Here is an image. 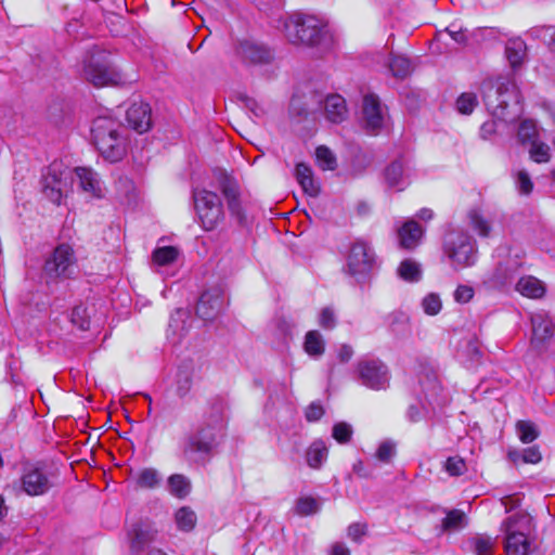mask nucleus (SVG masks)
Returning a JSON list of instances; mask_svg holds the SVG:
<instances>
[{
	"instance_id": "f257e3e1",
	"label": "nucleus",
	"mask_w": 555,
	"mask_h": 555,
	"mask_svg": "<svg viewBox=\"0 0 555 555\" xmlns=\"http://www.w3.org/2000/svg\"><path fill=\"white\" fill-rule=\"evenodd\" d=\"M224 402L216 397L208 401L202 423L181 441L183 460L190 465L205 466L219 452L224 440Z\"/></svg>"
},
{
	"instance_id": "f03ea898",
	"label": "nucleus",
	"mask_w": 555,
	"mask_h": 555,
	"mask_svg": "<svg viewBox=\"0 0 555 555\" xmlns=\"http://www.w3.org/2000/svg\"><path fill=\"white\" fill-rule=\"evenodd\" d=\"M481 93L486 108L493 117L512 121L522 114L521 94L514 80L505 77L483 80Z\"/></svg>"
},
{
	"instance_id": "7ed1b4c3",
	"label": "nucleus",
	"mask_w": 555,
	"mask_h": 555,
	"mask_svg": "<svg viewBox=\"0 0 555 555\" xmlns=\"http://www.w3.org/2000/svg\"><path fill=\"white\" fill-rule=\"evenodd\" d=\"M286 37L294 44H304L327 51L334 43L327 24L314 15L295 13L284 23Z\"/></svg>"
},
{
	"instance_id": "20e7f679",
	"label": "nucleus",
	"mask_w": 555,
	"mask_h": 555,
	"mask_svg": "<svg viewBox=\"0 0 555 555\" xmlns=\"http://www.w3.org/2000/svg\"><path fill=\"white\" fill-rule=\"evenodd\" d=\"M120 130L121 125L111 117L99 116L92 121V142L101 156L109 163H117L126 155V138Z\"/></svg>"
},
{
	"instance_id": "39448f33",
	"label": "nucleus",
	"mask_w": 555,
	"mask_h": 555,
	"mask_svg": "<svg viewBox=\"0 0 555 555\" xmlns=\"http://www.w3.org/2000/svg\"><path fill=\"white\" fill-rule=\"evenodd\" d=\"M378 268L377 256L373 246L361 238L350 244L343 272L359 285L369 282Z\"/></svg>"
},
{
	"instance_id": "423d86ee",
	"label": "nucleus",
	"mask_w": 555,
	"mask_h": 555,
	"mask_svg": "<svg viewBox=\"0 0 555 555\" xmlns=\"http://www.w3.org/2000/svg\"><path fill=\"white\" fill-rule=\"evenodd\" d=\"M82 76L95 87L117 85L122 79L109 53L96 46L89 50L83 59Z\"/></svg>"
},
{
	"instance_id": "0eeeda50",
	"label": "nucleus",
	"mask_w": 555,
	"mask_h": 555,
	"mask_svg": "<svg viewBox=\"0 0 555 555\" xmlns=\"http://www.w3.org/2000/svg\"><path fill=\"white\" fill-rule=\"evenodd\" d=\"M442 249L454 268L472 267L477 261L478 249L476 241L465 231L457 229L449 230L443 236Z\"/></svg>"
},
{
	"instance_id": "6e6552de",
	"label": "nucleus",
	"mask_w": 555,
	"mask_h": 555,
	"mask_svg": "<svg viewBox=\"0 0 555 555\" xmlns=\"http://www.w3.org/2000/svg\"><path fill=\"white\" fill-rule=\"evenodd\" d=\"M77 268L74 248L67 243H60L47 257L42 273L47 282L72 279Z\"/></svg>"
},
{
	"instance_id": "1a4fd4ad",
	"label": "nucleus",
	"mask_w": 555,
	"mask_h": 555,
	"mask_svg": "<svg viewBox=\"0 0 555 555\" xmlns=\"http://www.w3.org/2000/svg\"><path fill=\"white\" fill-rule=\"evenodd\" d=\"M194 207L201 225L205 231L215 230L224 219L220 196L207 190L193 191Z\"/></svg>"
},
{
	"instance_id": "9d476101",
	"label": "nucleus",
	"mask_w": 555,
	"mask_h": 555,
	"mask_svg": "<svg viewBox=\"0 0 555 555\" xmlns=\"http://www.w3.org/2000/svg\"><path fill=\"white\" fill-rule=\"evenodd\" d=\"M158 530L150 519H139L127 529L129 551L132 555H142L155 542Z\"/></svg>"
},
{
	"instance_id": "9b49d317",
	"label": "nucleus",
	"mask_w": 555,
	"mask_h": 555,
	"mask_svg": "<svg viewBox=\"0 0 555 555\" xmlns=\"http://www.w3.org/2000/svg\"><path fill=\"white\" fill-rule=\"evenodd\" d=\"M234 53L245 66L268 65L274 60V53L268 46L249 39L238 40Z\"/></svg>"
},
{
	"instance_id": "f8f14e48",
	"label": "nucleus",
	"mask_w": 555,
	"mask_h": 555,
	"mask_svg": "<svg viewBox=\"0 0 555 555\" xmlns=\"http://www.w3.org/2000/svg\"><path fill=\"white\" fill-rule=\"evenodd\" d=\"M219 189L224 196L230 215L241 227L246 224V215L241 202V190L236 179L225 171L218 178Z\"/></svg>"
},
{
	"instance_id": "ddd939ff",
	"label": "nucleus",
	"mask_w": 555,
	"mask_h": 555,
	"mask_svg": "<svg viewBox=\"0 0 555 555\" xmlns=\"http://www.w3.org/2000/svg\"><path fill=\"white\" fill-rule=\"evenodd\" d=\"M359 379L372 389H383L388 385V369L379 359H363L358 362Z\"/></svg>"
},
{
	"instance_id": "4468645a",
	"label": "nucleus",
	"mask_w": 555,
	"mask_h": 555,
	"mask_svg": "<svg viewBox=\"0 0 555 555\" xmlns=\"http://www.w3.org/2000/svg\"><path fill=\"white\" fill-rule=\"evenodd\" d=\"M520 262L512 259L498 262L495 268L485 275L482 285L488 291H503L512 285Z\"/></svg>"
},
{
	"instance_id": "2eb2a0df",
	"label": "nucleus",
	"mask_w": 555,
	"mask_h": 555,
	"mask_svg": "<svg viewBox=\"0 0 555 555\" xmlns=\"http://www.w3.org/2000/svg\"><path fill=\"white\" fill-rule=\"evenodd\" d=\"M21 485L23 491L30 496L42 495L53 487L50 475L44 467L39 465L29 466L24 469Z\"/></svg>"
},
{
	"instance_id": "dca6fc26",
	"label": "nucleus",
	"mask_w": 555,
	"mask_h": 555,
	"mask_svg": "<svg viewBox=\"0 0 555 555\" xmlns=\"http://www.w3.org/2000/svg\"><path fill=\"white\" fill-rule=\"evenodd\" d=\"M532 336L530 339L531 348L539 354L545 352L554 336V323L552 319L544 313H537L531 317Z\"/></svg>"
},
{
	"instance_id": "f3484780",
	"label": "nucleus",
	"mask_w": 555,
	"mask_h": 555,
	"mask_svg": "<svg viewBox=\"0 0 555 555\" xmlns=\"http://www.w3.org/2000/svg\"><path fill=\"white\" fill-rule=\"evenodd\" d=\"M224 294L221 286L216 285L205 289L196 304V314L204 321L214 320L221 311Z\"/></svg>"
},
{
	"instance_id": "a211bd4d",
	"label": "nucleus",
	"mask_w": 555,
	"mask_h": 555,
	"mask_svg": "<svg viewBox=\"0 0 555 555\" xmlns=\"http://www.w3.org/2000/svg\"><path fill=\"white\" fill-rule=\"evenodd\" d=\"M128 125L138 133H144L152 127V108L143 101L133 102L126 111Z\"/></svg>"
},
{
	"instance_id": "6ab92c4d",
	"label": "nucleus",
	"mask_w": 555,
	"mask_h": 555,
	"mask_svg": "<svg viewBox=\"0 0 555 555\" xmlns=\"http://www.w3.org/2000/svg\"><path fill=\"white\" fill-rule=\"evenodd\" d=\"M383 180L388 189L401 192L410 184L405 164L401 157L389 163L383 170Z\"/></svg>"
},
{
	"instance_id": "aec40b11",
	"label": "nucleus",
	"mask_w": 555,
	"mask_h": 555,
	"mask_svg": "<svg viewBox=\"0 0 555 555\" xmlns=\"http://www.w3.org/2000/svg\"><path fill=\"white\" fill-rule=\"evenodd\" d=\"M63 173H57L51 166L48 173L42 177V192L53 204L60 205L64 193L66 192L67 181L63 179Z\"/></svg>"
},
{
	"instance_id": "412c9836",
	"label": "nucleus",
	"mask_w": 555,
	"mask_h": 555,
	"mask_svg": "<svg viewBox=\"0 0 555 555\" xmlns=\"http://www.w3.org/2000/svg\"><path fill=\"white\" fill-rule=\"evenodd\" d=\"M362 113L366 129L375 131L382 128L384 118L377 95L373 93L364 95Z\"/></svg>"
},
{
	"instance_id": "4be33fe9",
	"label": "nucleus",
	"mask_w": 555,
	"mask_h": 555,
	"mask_svg": "<svg viewBox=\"0 0 555 555\" xmlns=\"http://www.w3.org/2000/svg\"><path fill=\"white\" fill-rule=\"evenodd\" d=\"M505 553L506 555H528L530 543L525 533L512 531L514 521L512 517L506 520Z\"/></svg>"
},
{
	"instance_id": "5701e85b",
	"label": "nucleus",
	"mask_w": 555,
	"mask_h": 555,
	"mask_svg": "<svg viewBox=\"0 0 555 555\" xmlns=\"http://www.w3.org/2000/svg\"><path fill=\"white\" fill-rule=\"evenodd\" d=\"M324 111L326 118L334 124L344 121L348 114L345 99L337 93L328 94L325 98Z\"/></svg>"
},
{
	"instance_id": "b1692460",
	"label": "nucleus",
	"mask_w": 555,
	"mask_h": 555,
	"mask_svg": "<svg viewBox=\"0 0 555 555\" xmlns=\"http://www.w3.org/2000/svg\"><path fill=\"white\" fill-rule=\"evenodd\" d=\"M423 233L424 230L420 223L414 220L406 221L398 230L400 246L405 249L414 248L418 244Z\"/></svg>"
},
{
	"instance_id": "393cba45",
	"label": "nucleus",
	"mask_w": 555,
	"mask_h": 555,
	"mask_svg": "<svg viewBox=\"0 0 555 555\" xmlns=\"http://www.w3.org/2000/svg\"><path fill=\"white\" fill-rule=\"evenodd\" d=\"M295 177L306 194L313 197L319 195L320 186L315 183L313 171L308 164L298 163L295 168Z\"/></svg>"
},
{
	"instance_id": "a878e982",
	"label": "nucleus",
	"mask_w": 555,
	"mask_h": 555,
	"mask_svg": "<svg viewBox=\"0 0 555 555\" xmlns=\"http://www.w3.org/2000/svg\"><path fill=\"white\" fill-rule=\"evenodd\" d=\"M328 456V449L322 439H315L306 450L307 465L312 469H320Z\"/></svg>"
},
{
	"instance_id": "bb28decb",
	"label": "nucleus",
	"mask_w": 555,
	"mask_h": 555,
	"mask_svg": "<svg viewBox=\"0 0 555 555\" xmlns=\"http://www.w3.org/2000/svg\"><path fill=\"white\" fill-rule=\"evenodd\" d=\"M191 313L188 309L178 308L169 318L168 332L182 338L190 328Z\"/></svg>"
},
{
	"instance_id": "cd10ccee",
	"label": "nucleus",
	"mask_w": 555,
	"mask_h": 555,
	"mask_svg": "<svg viewBox=\"0 0 555 555\" xmlns=\"http://www.w3.org/2000/svg\"><path fill=\"white\" fill-rule=\"evenodd\" d=\"M389 332L398 339H405L411 336L410 319L402 311H395L389 315Z\"/></svg>"
},
{
	"instance_id": "c85d7f7f",
	"label": "nucleus",
	"mask_w": 555,
	"mask_h": 555,
	"mask_svg": "<svg viewBox=\"0 0 555 555\" xmlns=\"http://www.w3.org/2000/svg\"><path fill=\"white\" fill-rule=\"evenodd\" d=\"M167 489L177 499H185L192 491V482L183 474H172L167 479Z\"/></svg>"
},
{
	"instance_id": "c756f323",
	"label": "nucleus",
	"mask_w": 555,
	"mask_h": 555,
	"mask_svg": "<svg viewBox=\"0 0 555 555\" xmlns=\"http://www.w3.org/2000/svg\"><path fill=\"white\" fill-rule=\"evenodd\" d=\"M527 46L524 40L511 39L505 46V55L513 69L519 67L526 56Z\"/></svg>"
},
{
	"instance_id": "7c9ffc66",
	"label": "nucleus",
	"mask_w": 555,
	"mask_h": 555,
	"mask_svg": "<svg viewBox=\"0 0 555 555\" xmlns=\"http://www.w3.org/2000/svg\"><path fill=\"white\" fill-rule=\"evenodd\" d=\"M76 176L79 179L81 189L86 192L100 196L101 188L98 175L90 168L77 167L75 169Z\"/></svg>"
},
{
	"instance_id": "2f4dec72",
	"label": "nucleus",
	"mask_w": 555,
	"mask_h": 555,
	"mask_svg": "<svg viewBox=\"0 0 555 555\" xmlns=\"http://www.w3.org/2000/svg\"><path fill=\"white\" fill-rule=\"evenodd\" d=\"M516 289L524 296L531 298H541L545 294L543 283L534 276L520 278L516 284Z\"/></svg>"
},
{
	"instance_id": "473e14b6",
	"label": "nucleus",
	"mask_w": 555,
	"mask_h": 555,
	"mask_svg": "<svg viewBox=\"0 0 555 555\" xmlns=\"http://www.w3.org/2000/svg\"><path fill=\"white\" fill-rule=\"evenodd\" d=\"M177 395L183 398L189 393L193 384V366L190 362H183L177 371Z\"/></svg>"
},
{
	"instance_id": "72a5a7b5",
	"label": "nucleus",
	"mask_w": 555,
	"mask_h": 555,
	"mask_svg": "<svg viewBox=\"0 0 555 555\" xmlns=\"http://www.w3.org/2000/svg\"><path fill=\"white\" fill-rule=\"evenodd\" d=\"M305 351L313 358H320L325 352V340L317 330L308 331L304 341Z\"/></svg>"
},
{
	"instance_id": "f704fd0d",
	"label": "nucleus",
	"mask_w": 555,
	"mask_h": 555,
	"mask_svg": "<svg viewBox=\"0 0 555 555\" xmlns=\"http://www.w3.org/2000/svg\"><path fill=\"white\" fill-rule=\"evenodd\" d=\"M397 272L403 281L410 283L418 282L422 279L421 266L412 259H404L401 261Z\"/></svg>"
},
{
	"instance_id": "c9c22d12",
	"label": "nucleus",
	"mask_w": 555,
	"mask_h": 555,
	"mask_svg": "<svg viewBox=\"0 0 555 555\" xmlns=\"http://www.w3.org/2000/svg\"><path fill=\"white\" fill-rule=\"evenodd\" d=\"M137 486L142 489H155L162 482V476L153 467L143 468L137 476Z\"/></svg>"
},
{
	"instance_id": "e433bc0d",
	"label": "nucleus",
	"mask_w": 555,
	"mask_h": 555,
	"mask_svg": "<svg viewBox=\"0 0 555 555\" xmlns=\"http://www.w3.org/2000/svg\"><path fill=\"white\" fill-rule=\"evenodd\" d=\"M388 68L393 77L404 79L412 70L411 61L401 55H391L388 62Z\"/></svg>"
},
{
	"instance_id": "4c0bfd02",
	"label": "nucleus",
	"mask_w": 555,
	"mask_h": 555,
	"mask_svg": "<svg viewBox=\"0 0 555 555\" xmlns=\"http://www.w3.org/2000/svg\"><path fill=\"white\" fill-rule=\"evenodd\" d=\"M475 555H492L494 542L488 535L477 534L467 541Z\"/></svg>"
},
{
	"instance_id": "58836bf2",
	"label": "nucleus",
	"mask_w": 555,
	"mask_h": 555,
	"mask_svg": "<svg viewBox=\"0 0 555 555\" xmlns=\"http://www.w3.org/2000/svg\"><path fill=\"white\" fill-rule=\"evenodd\" d=\"M517 140L521 145H529L538 141L537 126L531 119L522 120L517 129Z\"/></svg>"
},
{
	"instance_id": "ea45409f",
	"label": "nucleus",
	"mask_w": 555,
	"mask_h": 555,
	"mask_svg": "<svg viewBox=\"0 0 555 555\" xmlns=\"http://www.w3.org/2000/svg\"><path fill=\"white\" fill-rule=\"evenodd\" d=\"M178 528L181 531L190 532L196 525V514L189 506L180 507L175 515Z\"/></svg>"
},
{
	"instance_id": "a19ab883",
	"label": "nucleus",
	"mask_w": 555,
	"mask_h": 555,
	"mask_svg": "<svg viewBox=\"0 0 555 555\" xmlns=\"http://www.w3.org/2000/svg\"><path fill=\"white\" fill-rule=\"evenodd\" d=\"M516 431L522 443H531L540 435L538 426L533 422L525 420L516 423Z\"/></svg>"
},
{
	"instance_id": "79ce46f5",
	"label": "nucleus",
	"mask_w": 555,
	"mask_h": 555,
	"mask_svg": "<svg viewBox=\"0 0 555 555\" xmlns=\"http://www.w3.org/2000/svg\"><path fill=\"white\" fill-rule=\"evenodd\" d=\"M317 165L322 170H335L337 168V159L334 153L325 145L315 149Z\"/></svg>"
},
{
	"instance_id": "37998d69",
	"label": "nucleus",
	"mask_w": 555,
	"mask_h": 555,
	"mask_svg": "<svg viewBox=\"0 0 555 555\" xmlns=\"http://www.w3.org/2000/svg\"><path fill=\"white\" fill-rule=\"evenodd\" d=\"M466 525V515L460 509H451L447 513V516L442 519V530L450 532L459 530Z\"/></svg>"
},
{
	"instance_id": "c03bdc74",
	"label": "nucleus",
	"mask_w": 555,
	"mask_h": 555,
	"mask_svg": "<svg viewBox=\"0 0 555 555\" xmlns=\"http://www.w3.org/2000/svg\"><path fill=\"white\" fill-rule=\"evenodd\" d=\"M179 249L175 246H163L154 249L153 261L158 266H168L177 260Z\"/></svg>"
},
{
	"instance_id": "a18cd8bd",
	"label": "nucleus",
	"mask_w": 555,
	"mask_h": 555,
	"mask_svg": "<svg viewBox=\"0 0 555 555\" xmlns=\"http://www.w3.org/2000/svg\"><path fill=\"white\" fill-rule=\"evenodd\" d=\"M295 513L299 516H310L320 512V502L312 496H300L295 503Z\"/></svg>"
},
{
	"instance_id": "49530a36",
	"label": "nucleus",
	"mask_w": 555,
	"mask_h": 555,
	"mask_svg": "<svg viewBox=\"0 0 555 555\" xmlns=\"http://www.w3.org/2000/svg\"><path fill=\"white\" fill-rule=\"evenodd\" d=\"M478 98L473 92H463L455 101L456 111L462 115H470L478 105Z\"/></svg>"
},
{
	"instance_id": "de8ad7c7",
	"label": "nucleus",
	"mask_w": 555,
	"mask_h": 555,
	"mask_svg": "<svg viewBox=\"0 0 555 555\" xmlns=\"http://www.w3.org/2000/svg\"><path fill=\"white\" fill-rule=\"evenodd\" d=\"M70 322L81 331L90 328V314L83 304L76 305L70 314Z\"/></svg>"
},
{
	"instance_id": "09e8293b",
	"label": "nucleus",
	"mask_w": 555,
	"mask_h": 555,
	"mask_svg": "<svg viewBox=\"0 0 555 555\" xmlns=\"http://www.w3.org/2000/svg\"><path fill=\"white\" fill-rule=\"evenodd\" d=\"M469 223L472 228L483 237H488L491 232L489 222L481 216L478 209H472L468 212Z\"/></svg>"
},
{
	"instance_id": "8fccbe9b",
	"label": "nucleus",
	"mask_w": 555,
	"mask_h": 555,
	"mask_svg": "<svg viewBox=\"0 0 555 555\" xmlns=\"http://www.w3.org/2000/svg\"><path fill=\"white\" fill-rule=\"evenodd\" d=\"M530 145V158L535 163H546L550 159V146L543 142L535 141Z\"/></svg>"
},
{
	"instance_id": "3c124183",
	"label": "nucleus",
	"mask_w": 555,
	"mask_h": 555,
	"mask_svg": "<svg viewBox=\"0 0 555 555\" xmlns=\"http://www.w3.org/2000/svg\"><path fill=\"white\" fill-rule=\"evenodd\" d=\"M422 308L424 312L428 315L438 314L442 308L440 297L435 293L426 295L422 300Z\"/></svg>"
},
{
	"instance_id": "603ef678",
	"label": "nucleus",
	"mask_w": 555,
	"mask_h": 555,
	"mask_svg": "<svg viewBox=\"0 0 555 555\" xmlns=\"http://www.w3.org/2000/svg\"><path fill=\"white\" fill-rule=\"evenodd\" d=\"M318 323L325 331L334 330L337 325V317L333 308L324 307L319 313Z\"/></svg>"
},
{
	"instance_id": "864d4df0",
	"label": "nucleus",
	"mask_w": 555,
	"mask_h": 555,
	"mask_svg": "<svg viewBox=\"0 0 555 555\" xmlns=\"http://www.w3.org/2000/svg\"><path fill=\"white\" fill-rule=\"evenodd\" d=\"M515 184L521 195H530L533 191V182L526 170L517 171L515 176Z\"/></svg>"
},
{
	"instance_id": "5fc2aeb1",
	"label": "nucleus",
	"mask_w": 555,
	"mask_h": 555,
	"mask_svg": "<svg viewBox=\"0 0 555 555\" xmlns=\"http://www.w3.org/2000/svg\"><path fill=\"white\" fill-rule=\"evenodd\" d=\"M534 31L537 37L547 47L548 51L555 54V26H542Z\"/></svg>"
},
{
	"instance_id": "6e6d98bb",
	"label": "nucleus",
	"mask_w": 555,
	"mask_h": 555,
	"mask_svg": "<svg viewBox=\"0 0 555 555\" xmlns=\"http://www.w3.org/2000/svg\"><path fill=\"white\" fill-rule=\"evenodd\" d=\"M352 427L345 422L337 423L333 426L332 436L338 443H347L352 437Z\"/></svg>"
},
{
	"instance_id": "4d7b16f0",
	"label": "nucleus",
	"mask_w": 555,
	"mask_h": 555,
	"mask_svg": "<svg viewBox=\"0 0 555 555\" xmlns=\"http://www.w3.org/2000/svg\"><path fill=\"white\" fill-rule=\"evenodd\" d=\"M444 468L451 476H462L467 469L465 461L457 455L448 457Z\"/></svg>"
},
{
	"instance_id": "13d9d810",
	"label": "nucleus",
	"mask_w": 555,
	"mask_h": 555,
	"mask_svg": "<svg viewBox=\"0 0 555 555\" xmlns=\"http://www.w3.org/2000/svg\"><path fill=\"white\" fill-rule=\"evenodd\" d=\"M396 454V446L390 440L383 441L376 451V457L383 463H389Z\"/></svg>"
},
{
	"instance_id": "bf43d9fd",
	"label": "nucleus",
	"mask_w": 555,
	"mask_h": 555,
	"mask_svg": "<svg viewBox=\"0 0 555 555\" xmlns=\"http://www.w3.org/2000/svg\"><path fill=\"white\" fill-rule=\"evenodd\" d=\"M464 352L470 361L478 362L482 357L479 340L476 337L468 339Z\"/></svg>"
},
{
	"instance_id": "052dcab7",
	"label": "nucleus",
	"mask_w": 555,
	"mask_h": 555,
	"mask_svg": "<svg viewBox=\"0 0 555 555\" xmlns=\"http://www.w3.org/2000/svg\"><path fill=\"white\" fill-rule=\"evenodd\" d=\"M325 411L322 406V404L320 402H311L306 411H305V417L307 420V422L309 423H314V422H318L322 418V416L324 415Z\"/></svg>"
},
{
	"instance_id": "680f3d73",
	"label": "nucleus",
	"mask_w": 555,
	"mask_h": 555,
	"mask_svg": "<svg viewBox=\"0 0 555 555\" xmlns=\"http://www.w3.org/2000/svg\"><path fill=\"white\" fill-rule=\"evenodd\" d=\"M367 532V527L365 524L352 522L349 525L347 534L354 542H361L362 537H364Z\"/></svg>"
},
{
	"instance_id": "e2e57ef3",
	"label": "nucleus",
	"mask_w": 555,
	"mask_h": 555,
	"mask_svg": "<svg viewBox=\"0 0 555 555\" xmlns=\"http://www.w3.org/2000/svg\"><path fill=\"white\" fill-rule=\"evenodd\" d=\"M473 296L474 289L468 285H459L454 292V299L460 304L468 302Z\"/></svg>"
},
{
	"instance_id": "0e129e2a",
	"label": "nucleus",
	"mask_w": 555,
	"mask_h": 555,
	"mask_svg": "<svg viewBox=\"0 0 555 555\" xmlns=\"http://www.w3.org/2000/svg\"><path fill=\"white\" fill-rule=\"evenodd\" d=\"M541 452L537 446L529 447L522 450L521 461L524 463L537 464L541 461Z\"/></svg>"
},
{
	"instance_id": "69168bd1",
	"label": "nucleus",
	"mask_w": 555,
	"mask_h": 555,
	"mask_svg": "<svg viewBox=\"0 0 555 555\" xmlns=\"http://www.w3.org/2000/svg\"><path fill=\"white\" fill-rule=\"evenodd\" d=\"M446 31L450 35V37L459 44H466L468 37H467V29L457 28L455 29V25L451 24Z\"/></svg>"
},
{
	"instance_id": "338daca9",
	"label": "nucleus",
	"mask_w": 555,
	"mask_h": 555,
	"mask_svg": "<svg viewBox=\"0 0 555 555\" xmlns=\"http://www.w3.org/2000/svg\"><path fill=\"white\" fill-rule=\"evenodd\" d=\"M245 107L248 108L256 117H260L264 114V109L257 103V101L248 95L241 96Z\"/></svg>"
},
{
	"instance_id": "774afa93",
	"label": "nucleus",
	"mask_w": 555,
	"mask_h": 555,
	"mask_svg": "<svg viewBox=\"0 0 555 555\" xmlns=\"http://www.w3.org/2000/svg\"><path fill=\"white\" fill-rule=\"evenodd\" d=\"M496 132V121L491 119L485 121L479 130L480 138L483 140L490 139Z\"/></svg>"
}]
</instances>
